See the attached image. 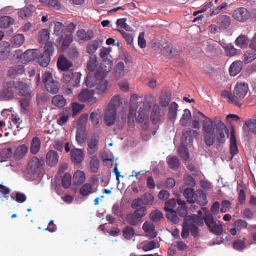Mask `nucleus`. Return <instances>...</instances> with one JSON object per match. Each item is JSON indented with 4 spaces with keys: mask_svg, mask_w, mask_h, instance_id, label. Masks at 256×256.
Masks as SVG:
<instances>
[{
    "mask_svg": "<svg viewBox=\"0 0 256 256\" xmlns=\"http://www.w3.org/2000/svg\"><path fill=\"white\" fill-rule=\"evenodd\" d=\"M100 160L97 156H94L92 158L90 162V166L93 172H97L100 167Z\"/></svg>",
    "mask_w": 256,
    "mask_h": 256,
    "instance_id": "c03bdc74",
    "label": "nucleus"
},
{
    "mask_svg": "<svg viewBox=\"0 0 256 256\" xmlns=\"http://www.w3.org/2000/svg\"><path fill=\"white\" fill-rule=\"evenodd\" d=\"M93 97V94L88 90H83L78 96L80 101L86 102L90 100Z\"/></svg>",
    "mask_w": 256,
    "mask_h": 256,
    "instance_id": "c9c22d12",
    "label": "nucleus"
},
{
    "mask_svg": "<svg viewBox=\"0 0 256 256\" xmlns=\"http://www.w3.org/2000/svg\"><path fill=\"white\" fill-rule=\"evenodd\" d=\"M56 46L54 42H48L44 46V51L43 52L47 55L50 54V56H52L54 50V46Z\"/></svg>",
    "mask_w": 256,
    "mask_h": 256,
    "instance_id": "864d4df0",
    "label": "nucleus"
},
{
    "mask_svg": "<svg viewBox=\"0 0 256 256\" xmlns=\"http://www.w3.org/2000/svg\"><path fill=\"white\" fill-rule=\"evenodd\" d=\"M168 164L169 167L173 170L178 169L180 164L178 158L176 156L170 158L168 160Z\"/></svg>",
    "mask_w": 256,
    "mask_h": 256,
    "instance_id": "4c0bfd02",
    "label": "nucleus"
},
{
    "mask_svg": "<svg viewBox=\"0 0 256 256\" xmlns=\"http://www.w3.org/2000/svg\"><path fill=\"white\" fill-rule=\"evenodd\" d=\"M243 67V62L236 60L230 66V73L232 76H235L240 72Z\"/></svg>",
    "mask_w": 256,
    "mask_h": 256,
    "instance_id": "412c9836",
    "label": "nucleus"
},
{
    "mask_svg": "<svg viewBox=\"0 0 256 256\" xmlns=\"http://www.w3.org/2000/svg\"><path fill=\"white\" fill-rule=\"evenodd\" d=\"M96 58L90 57L87 64V68L90 72H94L98 66Z\"/></svg>",
    "mask_w": 256,
    "mask_h": 256,
    "instance_id": "5fc2aeb1",
    "label": "nucleus"
},
{
    "mask_svg": "<svg viewBox=\"0 0 256 256\" xmlns=\"http://www.w3.org/2000/svg\"><path fill=\"white\" fill-rule=\"evenodd\" d=\"M74 182L76 186L82 184L86 180V174L84 172L77 170L74 176Z\"/></svg>",
    "mask_w": 256,
    "mask_h": 256,
    "instance_id": "cd10ccee",
    "label": "nucleus"
},
{
    "mask_svg": "<svg viewBox=\"0 0 256 256\" xmlns=\"http://www.w3.org/2000/svg\"><path fill=\"white\" fill-rule=\"evenodd\" d=\"M15 92H18L20 96L31 97L32 92L30 86L25 82L22 81H13Z\"/></svg>",
    "mask_w": 256,
    "mask_h": 256,
    "instance_id": "1a4fd4ad",
    "label": "nucleus"
},
{
    "mask_svg": "<svg viewBox=\"0 0 256 256\" xmlns=\"http://www.w3.org/2000/svg\"><path fill=\"white\" fill-rule=\"evenodd\" d=\"M24 36L22 34H18L13 37L12 44L14 46L20 47L24 44Z\"/></svg>",
    "mask_w": 256,
    "mask_h": 256,
    "instance_id": "58836bf2",
    "label": "nucleus"
},
{
    "mask_svg": "<svg viewBox=\"0 0 256 256\" xmlns=\"http://www.w3.org/2000/svg\"><path fill=\"white\" fill-rule=\"evenodd\" d=\"M52 102L54 106L60 108L66 105V100L62 96L56 95L52 98Z\"/></svg>",
    "mask_w": 256,
    "mask_h": 256,
    "instance_id": "c85d7f7f",
    "label": "nucleus"
},
{
    "mask_svg": "<svg viewBox=\"0 0 256 256\" xmlns=\"http://www.w3.org/2000/svg\"><path fill=\"white\" fill-rule=\"evenodd\" d=\"M134 214L140 220L146 214L147 209L144 206H142L138 208H137Z\"/></svg>",
    "mask_w": 256,
    "mask_h": 256,
    "instance_id": "0e129e2a",
    "label": "nucleus"
},
{
    "mask_svg": "<svg viewBox=\"0 0 256 256\" xmlns=\"http://www.w3.org/2000/svg\"><path fill=\"white\" fill-rule=\"evenodd\" d=\"M162 50L164 53L172 56H174L177 52V50L168 43L163 44Z\"/></svg>",
    "mask_w": 256,
    "mask_h": 256,
    "instance_id": "09e8293b",
    "label": "nucleus"
},
{
    "mask_svg": "<svg viewBox=\"0 0 256 256\" xmlns=\"http://www.w3.org/2000/svg\"><path fill=\"white\" fill-rule=\"evenodd\" d=\"M218 24L222 30L228 29L231 24L230 18L226 15L220 16L218 20Z\"/></svg>",
    "mask_w": 256,
    "mask_h": 256,
    "instance_id": "a211bd4d",
    "label": "nucleus"
},
{
    "mask_svg": "<svg viewBox=\"0 0 256 256\" xmlns=\"http://www.w3.org/2000/svg\"><path fill=\"white\" fill-rule=\"evenodd\" d=\"M101 72V70L99 68L96 71L94 77L91 76L90 73L88 74L86 80V84L88 88H92L94 86L96 83V79L98 80L105 78L106 74Z\"/></svg>",
    "mask_w": 256,
    "mask_h": 256,
    "instance_id": "9d476101",
    "label": "nucleus"
},
{
    "mask_svg": "<svg viewBox=\"0 0 256 256\" xmlns=\"http://www.w3.org/2000/svg\"><path fill=\"white\" fill-rule=\"evenodd\" d=\"M41 142L40 138L38 137H34L31 142L30 152L32 154H37L40 148Z\"/></svg>",
    "mask_w": 256,
    "mask_h": 256,
    "instance_id": "c756f323",
    "label": "nucleus"
},
{
    "mask_svg": "<svg viewBox=\"0 0 256 256\" xmlns=\"http://www.w3.org/2000/svg\"><path fill=\"white\" fill-rule=\"evenodd\" d=\"M233 246L235 250L242 251L246 247V244L244 240H238L234 242Z\"/></svg>",
    "mask_w": 256,
    "mask_h": 256,
    "instance_id": "338daca9",
    "label": "nucleus"
},
{
    "mask_svg": "<svg viewBox=\"0 0 256 256\" xmlns=\"http://www.w3.org/2000/svg\"><path fill=\"white\" fill-rule=\"evenodd\" d=\"M51 56H50L49 54H42L38 58V62L39 64L42 67H46L50 64V62L51 60Z\"/></svg>",
    "mask_w": 256,
    "mask_h": 256,
    "instance_id": "f704fd0d",
    "label": "nucleus"
},
{
    "mask_svg": "<svg viewBox=\"0 0 256 256\" xmlns=\"http://www.w3.org/2000/svg\"><path fill=\"white\" fill-rule=\"evenodd\" d=\"M94 32L92 30H88L86 32L84 30L81 29L78 30L76 33V36L80 40L84 41L91 40L94 38Z\"/></svg>",
    "mask_w": 256,
    "mask_h": 256,
    "instance_id": "f3484780",
    "label": "nucleus"
},
{
    "mask_svg": "<svg viewBox=\"0 0 256 256\" xmlns=\"http://www.w3.org/2000/svg\"><path fill=\"white\" fill-rule=\"evenodd\" d=\"M38 55V50H26L22 55L26 63H28L34 60Z\"/></svg>",
    "mask_w": 256,
    "mask_h": 256,
    "instance_id": "aec40b11",
    "label": "nucleus"
},
{
    "mask_svg": "<svg viewBox=\"0 0 256 256\" xmlns=\"http://www.w3.org/2000/svg\"><path fill=\"white\" fill-rule=\"evenodd\" d=\"M256 59V53L250 51L246 52L243 56V62L248 64Z\"/></svg>",
    "mask_w": 256,
    "mask_h": 256,
    "instance_id": "a18cd8bd",
    "label": "nucleus"
},
{
    "mask_svg": "<svg viewBox=\"0 0 256 256\" xmlns=\"http://www.w3.org/2000/svg\"><path fill=\"white\" fill-rule=\"evenodd\" d=\"M107 86L108 82L105 80H101L96 86V92L98 94L104 93L107 88Z\"/></svg>",
    "mask_w": 256,
    "mask_h": 256,
    "instance_id": "79ce46f5",
    "label": "nucleus"
},
{
    "mask_svg": "<svg viewBox=\"0 0 256 256\" xmlns=\"http://www.w3.org/2000/svg\"><path fill=\"white\" fill-rule=\"evenodd\" d=\"M14 22L13 18L8 16H4L0 18V28H6L12 25Z\"/></svg>",
    "mask_w": 256,
    "mask_h": 256,
    "instance_id": "473e14b6",
    "label": "nucleus"
},
{
    "mask_svg": "<svg viewBox=\"0 0 256 256\" xmlns=\"http://www.w3.org/2000/svg\"><path fill=\"white\" fill-rule=\"evenodd\" d=\"M120 97L119 96H114L110 100L105 112L104 120L108 126L114 124L117 114V107L120 104Z\"/></svg>",
    "mask_w": 256,
    "mask_h": 256,
    "instance_id": "20e7f679",
    "label": "nucleus"
},
{
    "mask_svg": "<svg viewBox=\"0 0 256 256\" xmlns=\"http://www.w3.org/2000/svg\"><path fill=\"white\" fill-rule=\"evenodd\" d=\"M127 222L133 226H136L141 221L134 214L130 213L126 217Z\"/></svg>",
    "mask_w": 256,
    "mask_h": 256,
    "instance_id": "a19ab883",
    "label": "nucleus"
},
{
    "mask_svg": "<svg viewBox=\"0 0 256 256\" xmlns=\"http://www.w3.org/2000/svg\"><path fill=\"white\" fill-rule=\"evenodd\" d=\"M190 228L189 226V222L187 220H185L182 224V237L183 239H186L190 235Z\"/></svg>",
    "mask_w": 256,
    "mask_h": 256,
    "instance_id": "3c124183",
    "label": "nucleus"
},
{
    "mask_svg": "<svg viewBox=\"0 0 256 256\" xmlns=\"http://www.w3.org/2000/svg\"><path fill=\"white\" fill-rule=\"evenodd\" d=\"M50 32L46 30L43 29L38 33V42L41 44H46L50 39Z\"/></svg>",
    "mask_w": 256,
    "mask_h": 256,
    "instance_id": "2f4dec72",
    "label": "nucleus"
},
{
    "mask_svg": "<svg viewBox=\"0 0 256 256\" xmlns=\"http://www.w3.org/2000/svg\"><path fill=\"white\" fill-rule=\"evenodd\" d=\"M59 160L58 153L54 150H51L49 151L46 157V162L47 164L51 167L56 166Z\"/></svg>",
    "mask_w": 256,
    "mask_h": 256,
    "instance_id": "ddd939ff",
    "label": "nucleus"
},
{
    "mask_svg": "<svg viewBox=\"0 0 256 256\" xmlns=\"http://www.w3.org/2000/svg\"><path fill=\"white\" fill-rule=\"evenodd\" d=\"M73 66L72 62L68 60L64 55L60 56L57 62V66L59 70L62 71H67Z\"/></svg>",
    "mask_w": 256,
    "mask_h": 256,
    "instance_id": "f8f14e48",
    "label": "nucleus"
},
{
    "mask_svg": "<svg viewBox=\"0 0 256 256\" xmlns=\"http://www.w3.org/2000/svg\"><path fill=\"white\" fill-rule=\"evenodd\" d=\"M3 88L0 90V100H9L15 96V90L13 81L6 82L3 84Z\"/></svg>",
    "mask_w": 256,
    "mask_h": 256,
    "instance_id": "0eeeda50",
    "label": "nucleus"
},
{
    "mask_svg": "<svg viewBox=\"0 0 256 256\" xmlns=\"http://www.w3.org/2000/svg\"><path fill=\"white\" fill-rule=\"evenodd\" d=\"M40 2L50 8L56 10H58L61 8L60 0H40Z\"/></svg>",
    "mask_w": 256,
    "mask_h": 256,
    "instance_id": "bb28decb",
    "label": "nucleus"
},
{
    "mask_svg": "<svg viewBox=\"0 0 256 256\" xmlns=\"http://www.w3.org/2000/svg\"><path fill=\"white\" fill-rule=\"evenodd\" d=\"M124 64L123 62H119L116 66L114 68V77L119 79L124 74Z\"/></svg>",
    "mask_w": 256,
    "mask_h": 256,
    "instance_id": "e433bc0d",
    "label": "nucleus"
},
{
    "mask_svg": "<svg viewBox=\"0 0 256 256\" xmlns=\"http://www.w3.org/2000/svg\"><path fill=\"white\" fill-rule=\"evenodd\" d=\"M44 162L36 156H34L30 160L28 164V171L31 176H34L39 172L43 168Z\"/></svg>",
    "mask_w": 256,
    "mask_h": 256,
    "instance_id": "6e6552de",
    "label": "nucleus"
},
{
    "mask_svg": "<svg viewBox=\"0 0 256 256\" xmlns=\"http://www.w3.org/2000/svg\"><path fill=\"white\" fill-rule=\"evenodd\" d=\"M80 194L82 196H87L92 193V186L90 184H86L80 190Z\"/></svg>",
    "mask_w": 256,
    "mask_h": 256,
    "instance_id": "603ef678",
    "label": "nucleus"
},
{
    "mask_svg": "<svg viewBox=\"0 0 256 256\" xmlns=\"http://www.w3.org/2000/svg\"><path fill=\"white\" fill-rule=\"evenodd\" d=\"M102 44V40L100 39H97L90 42L86 46V52L90 55L94 54Z\"/></svg>",
    "mask_w": 256,
    "mask_h": 256,
    "instance_id": "2eb2a0df",
    "label": "nucleus"
},
{
    "mask_svg": "<svg viewBox=\"0 0 256 256\" xmlns=\"http://www.w3.org/2000/svg\"><path fill=\"white\" fill-rule=\"evenodd\" d=\"M63 74L64 82L66 84H70L72 86V78L74 77V73L70 70L64 71Z\"/></svg>",
    "mask_w": 256,
    "mask_h": 256,
    "instance_id": "680f3d73",
    "label": "nucleus"
},
{
    "mask_svg": "<svg viewBox=\"0 0 256 256\" xmlns=\"http://www.w3.org/2000/svg\"><path fill=\"white\" fill-rule=\"evenodd\" d=\"M245 124L252 133L256 134V118L248 120Z\"/></svg>",
    "mask_w": 256,
    "mask_h": 256,
    "instance_id": "774afa93",
    "label": "nucleus"
},
{
    "mask_svg": "<svg viewBox=\"0 0 256 256\" xmlns=\"http://www.w3.org/2000/svg\"><path fill=\"white\" fill-rule=\"evenodd\" d=\"M200 116L205 118L206 120L203 122V129L205 132L204 136V142L208 146L214 144L216 140L219 145L225 142L226 136L228 138L229 130L226 124L222 121L212 120L206 118L202 113L198 112L196 113L194 118L195 120L192 122V127L199 130L200 128Z\"/></svg>",
    "mask_w": 256,
    "mask_h": 256,
    "instance_id": "f257e3e1",
    "label": "nucleus"
},
{
    "mask_svg": "<svg viewBox=\"0 0 256 256\" xmlns=\"http://www.w3.org/2000/svg\"><path fill=\"white\" fill-rule=\"evenodd\" d=\"M191 116H192L190 110L188 109H186L184 110V114L180 120L182 124L184 126H186L189 120L191 118Z\"/></svg>",
    "mask_w": 256,
    "mask_h": 256,
    "instance_id": "6e6d98bb",
    "label": "nucleus"
},
{
    "mask_svg": "<svg viewBox=\"0 0 256 256\" xmlns=\"http://www.w3.org/2000/svg\"><path fill=\"white\" fill-rule=\"evenodd\" d=\"M28 148L26 144L18 146L16 150L14 158L16 160H19L24 158L28 152Z\"/></svg>",
    "mask_w": 256,
    "mask_h": 256,
    "instance_id": "dca6fc26",
    "label": "nucleus"
},
{
    "mask_svg": "<svg viewBox=\"0 0 256 256\" xmlns=\"http://www.w3.org/2000/svg\"><path fill=\"white\" fill-rule=\"evenodd\" d=\"M171 100V94H166L160 96V104L162 107L166 108L168 105Z\"/></svg>",
    "mask_w": 256,
    "mask_h": 256,
    "instance_id": "bf43d9fd",
    "label": "nucleus"
},
{
    "mask_svg": "<svg viewBox=\"0 0 256 256\" xmlns=\"http://www.w3.org/2000/svg\"><path fill=\"white\" fill-rule=\"evenodd\" d=\"M156 102L154 96H148L145 97L144 102H138L136 108L132 106L130 108L128 119L136 117L137 122L140 124L144 122L148 118V114L150 108Z\"/></svg>",
    "mask_w": 256,
    "mask_h": 256,
    "instance_id": "f03ea898",
    "label": "nucleus"
},
{
    "mask_svg": "<svg viewBox=\"0 0 256 256\" xmlns=\"http://www.w3.org/2000/svg\"><path fill=\"white\" fill-rule=\"evenodd\" d=\"M178 152L180 157L184 160H188L190 158V153L187 148L182 146L179 148Z\"/></svg>",
    "mask_w": 256,
    "mask_h": 256,
    "instance_id": "49530a36",
    "label": "nucleus"
},
{
    "mask_svg": "<svg viewBox=\"0 0 256 256\" xmlns=\"http://www.w3.org/2000/svg\"><path fill=\"white\" fill-rule=\"evenodd\" d=\"M98 140L96 138H93L90 140L88 142V153L89 155H93L98 150Z\"/></svg>",
    "mask_w": 256,
    "mask_h": 256,
    "instance_id": "b1692460",
    "label": "nucleus"
},
{
    "mask_svg": "<svg viewBox=\"0 0 256 256\" xmlns=\"http://www.w3.org/2000/svg\"><path fill=\"white\" fill-rule=\"evenodd\" d=\"M230 150V154L232 157L237 154L238 152L237 146L236 136L234 130L231 132Z\"/></svg>",
    "mask_w": 256,
    "mask_h": 256,
    "instance_id": "393cba45",
    "label": "nucleus"
},
{
    "mask_svg": "<svg viewBox=\"0 0 256 256\" xmlns=\"http://www.w3.org/2000/svg\"><path fill=\"white\" fill-rule=\"evenodd\" d=\"M70 154L72 161L74 164H80L84 160V154L81 150L78 148L72 149Z\"/></svg>",
    "mask_w": 256,
    "mask_h": 256,
    "instance_id": "4468645a",
    "label": "nucleus"
},
{
    "mask_svg": "<svg viewBox=\"0 0 256 256\" xmlns=\"http://www.w3.org/2000/svg\"><path fill=\"white\" fill-rule=\"evenodd\" d=\"M234 226L239 231L242 229L247 228L248 224L244 220H238L234 223Z\"/></svg>",
    "mask_w": 256,
    "mask_h": 256,
    "instance_id": "69168bd1",
    "label": "nucleus"
},
{
    "mask_svg": "<svg viewBox=\"0 0 256 256\" xmlns=\"http://www.w3.org/2000/svg\"><path fill=\"white\" fill-rule=\"evenodd\" d=\"M150 218L152 222H157L164 218V216L161 212L155 210L150 214Z\"/></svg>",
    "mask_w": 256,
    "mask_h": 256,
    "instance_id": "13d9d810",
    "label": "nucleus"
},
{
    "mask_svg": "<svg viewBox=\"0 0 256 256\" xmlns=\"http://www.w3.org/2000/svg\"><path fill=\"white\" fill-rule=\"evenodd\" d=\"M194 202L202 206H205L208 204L207 197L206 194L201 190H197L196 192Z\"/></svg>",
    "mask_w": 256,
    "mask_h": 256,
    "instance_id": "6ab92c4d",
    "label": "nucleus"
},
{
    "mask_svg": "<svg viewBox=\"0 0 256 256\" xmlns=\"http://www.w3.org/2000/svg\"><path fill=\"white\" fill-rule=\"evenodd\" d=\"M144 204L146 206L152 205L154 201V198L153 195L150 193H145L142 196Z\"/></svg>",
    "mask_w": 256,
    "mask_h": 256,
    "instance_id": "de8ad7c7",
    "label": "nucleus"
},
{
    "mask_svg": "<svg viewBox=\"0 0 256 256\" xmlns=\"http://www.w3.org/2000/svg\"><path fill=\"white\" fill-rule=\"evenodd\" d=\"M87 138V132L86 128H78L77 130L76 140L79 144H84Z\"/></svg>",
    "mask_w": 256,
    "mask_h": 256,
    "instance_id": "5701e85b",
    "label": "nucleus"
},
{
    "mask_svg": "<svg viewBox=\"0 0 256 256\" xmlns=\"http://www.w3.org/2000/svg\"><path fill=\"white\" fill-rule=\"evenodd\" d=\"M167 212L168 213L166 214L167 218L174 224H178L180 220L176 215V212L174 210H168Z\"/></svg>",
    "mask_w": 256,
    "mask_h": 256,
    "instance_id": "4d7b16f0",
    "label": "nucleus"
},
{
    "mask_svg": "<svg viewBox=\"0 0 256 256\" xmlns=\"http://www.w3.org/2000/svg\"><path fill=\"white\" fill-rule=\"evenodd\" d=\"M144 230L146 233L152 234L151 238H154L156 236V234L154 233L155 230V227L152 224L148 222H145L142 226Z\"/></svg>",
    "mask_w": 256,
    "mask_h": 256,
    "instance_id": "ea45409f",
    "label": "nucleus"
},
{
    "mask_svg": "<svg viewBox=\"0 0 256 256\" xmlns=\"http://www.w3.org/2000/svg\"><path fill=\"white\" fill-rule=\"evenodd\" d=\"M184 196L187 199L188 202L190 204L194 203L196 192L193 188H186L184 192Z\"/></svg>",
    "mask_w": 256,
    "mask_h": 256,
    "instance_id": "7c9ffc66",
    "label": "nucleus"
},
{
    "mask_svg": "<svg viewBox=\"0 0 256 256\" xmlns=\"http://www.w3.org/2000/svg\"><path fill=\"white\" fill-rule=\"evenodd\" d=\"M233 16L238 22H244L249 19L250 14L246 8H240L234 10Z\"/></svg>",
    "mask_w": 256,
    "mask_h": 256,
    "instance_id": "9b49d317",
    "label": "nucleus"
},
{
    "mask_svg": "<svg viewBox=\"0 0 256 256\" xmlns=\"http://www.w3.org/2000/svg\"><path fill=\"white\" fill-rule=\"evenodd\" d=\"M248 90V84L241 82L236 84L233 94L224 90L222 92V96L224 98L228 99L230 102L240 107L242 106L240 102L244 98Z\"/></svg>",
    "mask_w": 256,
    "mask_h": 256,
    "instance_id": "7ed1b4c3",
    "label": "nucleus"
},
{
    "mask_svg": "<svg viewBox=\"0 0 256 256\" xmlns=\"http://www.w3.org/2000/svg\"><path fill=\"white\" fill-rule=\"evenodd\" d=\"M204 221L208 228L210 231L216 236H220L223 233V226L222 224H218L214 221L212 214L206 213L204 217Z\"/></svg>",
    "mask_w": 256,
    "mask_h": 256,
    "instance_id": "423d86ee",
    "label": "nucleus"
},
{
    "mask_svg": "<svg viewBox=\"0 0 256 256\" xmlns=\"http://www.w3.org/2000/svg\"><path fill=\"white\" fill-rule=\"evenodd\" d=\"M160 108L158 105H154L152 110L151 118L154 123L156 124L160 118Z\"/></svg>",
    "mask_w": 256,
    "mask_h": 256,
    "instance_id": "72a5a7b5",
    "label": "nucleus"
},
{
    "mask_svg": "<svg viewBox=\"0 0 256 256\" xmlns=\"http://www.w3.org/2000/svg\"><path fill=\"white\" fill-rule=\"evenodd\" d=\"M42 80L46 89L49 93L55 94L59 92L60 83L54 79L52 75L50 72H46L43 74Z\"/></svg>",
    "mask_w": 256,
    "mask_h": 256,
    "instance_id": "39448f33",
    "label": "nucleus"
},
{
    "mask_svg": "<svg viewBox=\"0 0 256 256\" xmlns=\"http://www.w3.org/2000/svg\"><path fill=\"white\" fill-rule=\"evenodd\" d=\"M178 108V106L176 102H174L171 104L168 114V120L173 121L176 119Z\"/></svg>",
    "mask_w": 256,
    "mask_h": 256,
    "instance_id": "a878e982",
    "label": "nucleus"
},
{
    "mask_svg": "<svg viewBox=\"0 0 256 256\" xmlns=\"http://www.w3.org/2000/svg\"><path fill=\"white\" fill-rule=\"evenodd\" d=\"M136 234L135 230L131 226H126L123 231V235L126 240H131Z\"/></svg>",
    "mask_w": 256,
    "mask_h": 256,
    "instance_id": "37998d69",
    "label": "nucleus"
},
{
    "mask_svg": "<svg viewBox=\"0 0 256 256\" xmlns=\"http://www.w3.org/2000/svg\"><path fill=\"white\" fill-rule=\"evenodd\" d=\"M72 184V176L68 173H66L62 180V186L68 189L70 188Z\"/></svg>",
    "mask_w": 256,
    "mask_h": 256,
    "instance_id": "052dcab7",
    "label": "nucleus"
},
{
    "mask_svg": "<svg viewBox=\"0 0 256 256\" xmlns=\"http://www.w3.org/2000/svg\"><path fill=\"white\" fill-rule=\"evenodd\" d=\"M116 30L118 31L121 34L123 38L125 39L126 41V42L128 44L131 45L133 42V37L132 36L124 32V30Z\"/></svg>",
    "mask_w": 256,
    "mask_h": 256,
    "instance_id": "e2e57ef3",
    "label": "nucleus"
},
{
    "mask_svg": "<svg viewBox=\"0 0 256 256\" xmlns=\"http://www.w3.org/2000/svg\"><path fill=\"white\" fill-rule=\"evenodd\" d=\"M248 42L249 40L245 36H240L236 40V44L241 48L246 47Z\"/></svg>",
    "mask_w": 256,
    "mask_h": 256,
    "instance_id": "8fccbe9b",
    "label": "nucleus"
},
{
    "mask_svg": "<svg viewBox=\"0 0 256 256\" xmlns=\"http://www.w3.org/2000/svg\"><path fill=\"white\" fill-rule=\"evenodd\" d=\"M25 72L23 66H16L11 67L8 72V76L11 78H16V76L22 74Z\"/></svg>",
    "mask_w": 256,
    "mask_h": 256,
    "instance_id": "4be33fe9",
    "label": "nucleus"
}]
</instances>
